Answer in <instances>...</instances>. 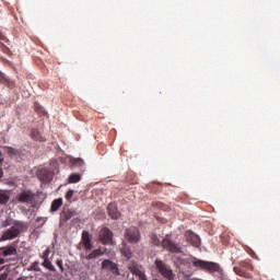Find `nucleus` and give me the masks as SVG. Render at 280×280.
<instances>
[{"label":"nucleus","instance_id":"obj_1","mask_svg":"<svg viewBox=\"0 0 280 280\" xmlns=\"http://www.w3.org/2000/svg\"><path fill=\"white\" fill-rule=\"evenodd\" d=\"M24 231H27V224L23 221H14V225L2 232L0 242L16 240Z\"/></svg>","mask_w":280,"mask_h":280},{"label":"nucleus","instance_id":"obj_2","mask_svg":"<svg viewBox=\"0 0 280 280\" xmlns=\"http://www.w3.org/2000/svg\"><path fill=\"white\" fill-rule=\"evenodd\" d=\"M192 266L195 268H199V270H205V272H209V275H213L215 272H219V275H222L223 272L222 267H220V264L213 262V261H207V260L194 258Z\"/></svg>","mask_w":280,"mask_h":280},{"label":"nucleus","instance_id":"obj_3","mask_svg":"<svg viewBox=\"0 0 280 280\" xmlns=\"http://www.w3.org/2000/svg\"><path fill=\"white\" fill-rule=\"evenodd\" d=\"M240 267H234L235 275H238V277H244V279H253V272L254 267L250 260H242L238 264Z\"/></svg>","mask_w":280,"mask_h":280},{"label":"nucleus","instance_id":"obj_4","mask_svg":"<svg viewBox=\"0 0 280 280\" xmlns=\"http://www.w3.org/2000/svg\"><path fill=\"white\" fill-rule=\"evenodd\" d=\"M154 264L156 270L160 272V275H162V277H164V279L174 280V271L172 270V267L159 258L155 259Z\"/></svg>","mask_w":280,"mask_h":280},{"label":"nucleus","instance_id":"obj_5","mask_svg":"<svg viewBox=\"0 0 280 280\" xmlns=\"http://www.w3.org/2000/svg\"><path fill=\"white\" fill-rule=\"evenodd\" d=\"M125 238L129 244H139L141 242V231L137 226H130L125 230Z\"/></svg>","mask_w":280,"mask_h":280},{"label":"nucleus","instance_id":"obj_6","mask_svg":"<svg viewBox=\"0 0 280 280\" xmlns=\"http://www.w3.org/2000/svg\"><path fill=\"white\" fill-rule=\"evenodd\" d=\"M16 200L22 205H34V202H36V194L31 189H23L18 195Z\"/></svg>","mask_w":280,"mask_h":280},{"label":"nucleus","instance_id":"obj_7","mask_svg":"<svg viewBox=\"0 0 280 280\" xmlns=\"http://www.w3.org/2000/svg\"><path fill=\"white\" fill-rule=\"evenodd\" d=\"M113 231L108 228H103L98 232V242L103 244L104 246H113Z\"/></svg>","mask_w":280,"mask_h":280},{"label":"nucleus","instance_id":"obj_8","mask_svg":"<svg viewBox=\"0 0 280 280\" xmlns=\"http://www.w3.org/2000/svg\"><path fill=\"white\" fill-rule=\"evenodd\" d=\"M162 247L165 248V250H168V253H174L176 255L183 253L180 245L170 240L167 236L162 240Z\"/></svg>","mask_w":280,"mask_h":280},{"label":"nucleus","instance_id":"obj_9","mask_svg":"<svg viewBox=\"0 0 280 280\" xmlns=\"http://www.w3.org/2000/svg\"><path fill=\"white\" fill-rule=\"evenodd\" d=\"M78 215V211L69 208H63L61 213H60V219H59V224L60 226H65L71 218H75Z\"/></svg>","mask_w":280,"mask_h":280},{"label":"nucleus","instance_id":"obj_10","mask_svg":"<svg viewBox=\"0 0 280 280\" xmlns=\"http://www.w3.org/2000/svg\"><path fill=\"white\" fill-rule=\"evenodd\" d=\"M80 246L86 250V253H91L93 250V243L91 242V234L88 231L82 232Z\"/></svg>","mask_w":280,"mask_h":280},{"label":"nucleus","instance_id":"obj_11","mask_svg":"<svg viewBox=\"0 0 280 280\" xmlns=\"http://www.w3.org/2000/svg\"><path fill=\"white\" fill-rule=\"evenodd\" d=\"M129 270L132 275H135V277H138L139 280H148V277L145 276V270H143V267L133 262L129 266Z\"/></svg>","mask_w":280,"mask_h":280},{"label":"nucleus","instance_id":"obj_12","mask_svg":"<svg viewBox=\"0 0 280 280\" xmlns=\"http://www.w3.org/2000/svg\"><path fill=\"white\" fill-rule=\"evenodd\" d=\"M37 177L40 180V183H51L54 179V173L49 171L48 168H42L37 173Z\"/></svg>","mask_w":280,"mask_h":280},{"label":"nucleus","instance_id":"obj_13","mask_svg":"<svg viewBox=\"0 0 280 280\" xmlns=\"http://www.w3.org/2000/svg\"><path fill=\"white\" fill-rule=\"evenodd\" d=\"M102 268L103 270H110L113 275L119 276V267L117 266V264L113 262V260H109V259L103 260Z\"/></svg>","mask_w":280,"mask_h":280},{"label":"nucleus","instance_id":"obj_14","mask_svg":"<svg viewBox=\"0 0 280 280\" xmlns=\"http://www.w3.org/2000/svg\"><path fill=\"white\" fill-rule=\"evenodd\" d=\"M107 215H109V218H112V220H118V218L121 217V213L117 209V203L112 202V203L108 205Z\"/></svg>","mask_w":280,"mask_h":280},{"label":"nucleus","instance_id":"obj_15","mask_svg":"<svg viewBox=\"0 0 280 280\" xmlns=\"http://www.w3.org/2000/svg\"><path fill=\"white\" fill-rule=\"evenodd\" d=\"M106 253V249L102 250V248L94 249L91 254L88 256H84V259L88 261H91V259H97V257H102Z\"/></svg>","mask_w":280,"mask_h":280},{"label":"nucleus","instance_id":"obj_16","mask_svg":"<svg viewBox=\"0 0 280 280\" xmlns=\"http://www.w3.org/2000/svg\"><path fill=\"white\" fill-rule=\"evenodd\" d=\"M10 202V191L0 189V205Z\"/></svg>","mask_w":280,"mask_h":280},{"label":"nucleus","instance_id":"obj_17","mask_svg":"<svg viewBox=\"0 0 280 280\" xmlns=\"http://www.w3.org/2000/svg\"><path fill=\"white\" fill-rule=\"evenodd\" d=\"M60 207H62V198L55 199L51 202L50 213H56V211H58Z\"/></svg>","mask_w":280,"mask_h":280},{"label":"nucleus","instance_id":"obj_18","mask_svg":"<svg viewBox=\"0 0 280 280\" xmlns=\"http://www.w3.org/2000/svg\"><path fill=\"white\" fill-rule=\"evenodd\" d=\"M2 255L3 257H10L12 255H16V247L14 246L3 247Z\"/></svg>","mask_w":280,"mask_h":280},{"label":"nucleus","instance_id":"obj_19","mask_svg":"<svg viewBox=\"0 0 280 280\" xmlns=\"http://www.w3.org/2000/svg\"><path fill=\"white\" fill-rule=\"evenodd\" d=\"M31 138L34 139V141H45V138L43 137L40 131H38V129L31 130Z\"/></svg>","mask_w":280,"mask_h":280},{"label":"nucleus","instance_id":"obj_20","mask_svg":"<svg viewBox=\"0 0 280 280\" xmlns=\"http://www.w3.org/2000/svg\"><path fill=\"white\" fill-rule=\"evenodd\" d=\"M82 180V176L78 173H72L68 177V183L73 184V183H80Z\"/></svg>","mask_w":280,"mask_h":280},{"label":"nucleus","instance_id":"obj_21","mask_svg":"<svg viewBox=\"0 0 280 280\" xmlns=\"http://www.w3.org/2000/svg\"><path fill=\"white\" fill-rule=\"evenodd\" d=\"M42 266L44 268H47V270H50V272H56V267L54 266V264H51V260H49V258H45Z\"/></svg>","mask_w":280,"mask_h":280},{"label":"nucleus","instance_id":"obj_22","mask_svg":"<svg viewBox=\"0 0 280 280\" xmlns=\"http://www.w3.org/2000/svg\"><path fill=\"white\" fill-rule=\"evenodd\" d=\"M14 222H19V221L9 217L5 220H2L1 226L2 229H8V226H14Z\"/></svg>","mask_w":280,"mask_h":280},{"label":"nucleus","instance_id":"obj_23","mask_svg":"<svg viewBox=\"0 0 280 280\" xmlns=\"http://www.w3.org/2000/svg\"><path fill=\"white\" fill-rule=\"evenodd\" d=\"M150 240H151V244H153V246H161V238H159V236L156 234H151Z\"/></svg>","mask_w":280,"mask_h":280},{"label":"nucleus","instance_id":"obj_24","mask_svg":"<svg viewBox=\"0 0 280 280\" xmlns=\"http://www.w3.org/2000/svg\"><path fill=\"white\" fill-rule=\"evenodd\" d=\"M7 152H8L9 156H19V154H20L19 149H14L12 147H7Z\"/></svg>","mask_w":280,"mask_h":280},{"label":"nucleus","instance_id":"obj_25","mask_svg":"<svg viewBox=\"0 0 280 280\" xmlns=\"http://www.w3.org/2000/svg\"><path fill=\"white\" fill-rule=\"evenodd\" d=\"M190 243L195 246V248H198L200 246V237L197 235H192L190 238Z\"/></svg>","mask_w":280,"mask_h":280},{"label":"nucleus","instance_id":"obj_26","mask_svg":"<svg viewBox=\"0 0 280 280\" xmlns=\"http://www.w3.org/2000/svg\"><path fill=\"white\" fill-rule=\"evenodd\" d=\"M72 165H77L79 167H82V165H84V160H82L80 158L75 159V160H73Z\"/></svg>","mask_w":280,"mask_h":280},{"label":"nucleus","instance_id":"obj_27","mask_svg":"<svg viewBox=\"0 0 280 280\" xmlns=\"http://www.w3.org/2000/svg\"><path fill=\"white\" fill-rule=\"evenodd\" d=\"M122 255H125V257H127V259H130V257H132V253L130 252V249H126V247H124L121 249Z\"/></svg>","mask_w":280,"mask_h":280},{"label":"nucleus","instance_id":"obj_28","mask_svg":"<svg viewBox=\"0 0 280 280\" xmlns=\"http://www.w3.org/2000/svg\"><path fill=\"white\" fill-rule=\"evenodd\" d=\"M56 266L61 270V272H65V267L62 266V259L56 260Z\"/></svg>","mask_w":280,"mask_h":280},{"label":"nucleus","instance_id":"obj_29","mask_svg":"<svg viewBox=\"0 0 280 280\" xmlns=\"http://www.w3.org/2000/svg\"><path fill=\"white\" fill-rule=\"evenodd\" d=\"M73 194H74L73 190H68V191L66 192V199H67V200H71V199L73 198Z\"/></svg>","mask_w":280,"mask_h":280},{"label":"nucleus","instance_id":"obj_30","mask_svg":"<svg viewBox=\"0 0 280 280\" xmlns=\"http://www.w3.org/2000/svg\"><path fill=\"white\" fill-rule=\"evenodd\" d=\"M0 49L1 51H3L4 54H8V51H10V48H8L5 45L0 44Z\"/></svg>","mask_w":280,"mask_h":280},{"label":"nucleus","instance_id":"obj_31","mask_svg":"<svg viewBox=\"0 0 280 280\" xmlns=\"http://www.w3.org/2000/svg\"><path fill=\"white\" fill-rule=\"evenodd\" d=\"M49 248H47L45 252H44V255L42 256V259H49Z\"/></svg>","mask_w":280,"mask_h":280},{"label":"nucleus","instance_id":"obj_32","mask_svg":"<svg viewBox=\"0 0 280 280\" xmlns=\"http://www.w3.org/2000/svg\"><path fill=\"white\" fill-rule=\"evenodd\" d=\"M0 40H4L5 43H8V38L5 37V35H3L1 31H0Z\"/></svg>","mask_w":280,"mask_h":280},{"label":"nucleus","instance_id":"obj_33","mask_svg":"<svg viewBox=\"0 0 280 280\" xmlns=\"http://www.w3.org/2000/svg\"><path fill=\"white\" fill-rule=\"evenodd\" d=\"M0 280H8V273H1Z\"/></svg>","mask_w":280,"mask_h":280},{"label":"nucleus","instance_id":"obj_34","mask_svg":"<svg viewBox=\"0 0 280 280\" xmlns=\"http://www.w3.org/2000/svg\"><path fill=\"white\" fill-rule=\"evenodd\" d=\"M5 80V75L0 72V82H3Z\"/></svg>","mask_w":280,"mask_h":280},{"label":"nucleus","instance_id":"obj_35","mask_svg":"<svg viewBox=\"0 0 280 280\" xmlns=\"http://www.w3.org/2000/svg\"><path fill=\"white\" fill-rule=\"evenodd\" d=\"M158 207H160V209H163V207H165V205H163L162 202H159Z\"/></svg>","mask_w":280,"mask_h":280},{"label":"nucleus","instance_id":"obj_36","mask_svg":"<svg viewBox=\"0 0 280 280\" xmlns=\"http://www.w3.org/2000/svg\"><path fill=\"white\" fill-rule=\"evenodd\" d=\"M0 178H3V170L0 168Z\"/></svg>","mask_w":280,"mask_h":280},{"label":"nucleus","instance_id":"obj_37","mask_svg":"<svg viewBox=\"0 0 280 280\" xmlns=\"http://www.w3.org/2000/svg\"><path fill=\"white\" fill-rule=\"evenodd\" d=\"M162 222H163V224H165V222H167V220L163 219Z\"/></svg>","mask_w":280,"mask_h":280},{"label":"nucleus","instance_id":"obj_38","mask_svg":"<svg viewBox=\"0 0 280 280\" xmlns=\"http://www.w3.org/2000/svg\"><path fill=\"white\" fill-rule=\"evenodd\" d=\"M0 264H3V259H0Z\"/></svg>","mask_w":280,"mask_h":280}]
</instances>
